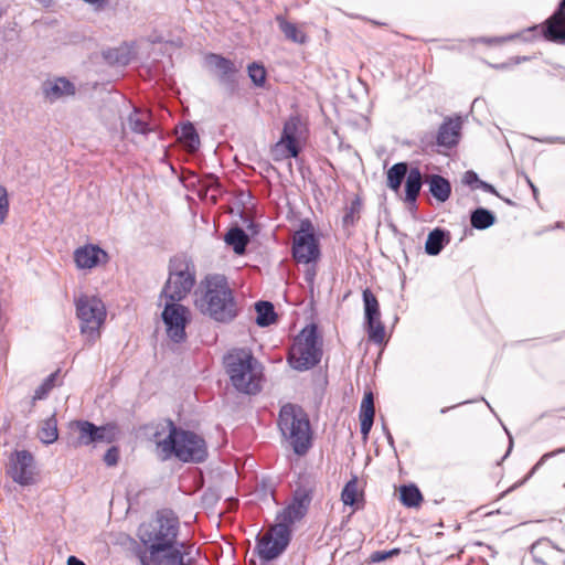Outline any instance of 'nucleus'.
<instances>
[{"mask_svg":"<svg viewBox=\"0 0 565 565\" xmlns=\"http://www.w3.org/2000/svg\"><path fill=\"white\" fill-rule=\"evenodd\" d=\"M179 534V518L169 509L158 511L151 521L142 523L137 536L148 556H140L141 565H190L185 558L191 546L180 541Z\"/></svg>","mask_w":565,"mask_h":565,"instance_id":"nucleus-1","label":"nucleus"},{"mask_svg":"<svg viewBox=\"0 0 565 565\" xmlns=\"http://www.w3.org/2000/svg\"><path fill=\"white\" fill-rule=\"evenodd\" d=\"M196 309L218 322L231 321L236 316V305L227 280L222 275H210L194 292Z\"/></svg>","mask_w":565,"mask_h":565,"instance_id":"nucleus-2","label":"nucleus"},{"mask_svg":"<svg viewBox=\"0 0 565 565\" xmlns=\"http://www.w3.org/2000/svg\"><path fill=\"white\" fill-rule=\"evenodd\" d=\"M163 429L167 436L160 438L161 433H157L156 444L164 459L172 455L184 462H202L206 459V443L200 435L178 428L171 420L166 422Z\"/></svg>","mask_w":565,"mask_h":565,"instance_id":"nucleus-3","label":"nucleus"},{"mask_svg":"<svg viewBox=\"0 0 565 565\" xmlns=\"http://www.w3.org/2000/svg\"><path fill=\"white\" fill-rule=\"evenodd\" d=\"M232 385L241 393L257 394L262 390L264 367L247 350H233L224 358Z\"/></svg>","mask_w":565,"mask_h":565,"instance_id":"nucleus-4","label":"nucleus"},{"mask_svg":"<svg viewBox=\"0 0 565 565\" xmlns=\"http://www.w3.org/2000/svg\"><path fill=\"white\" fill-rule=\"evenodd\" d=\"M279 429L294 451L302 456L311 446L310 424L305 412L291 404L284 405L279 413Z\"/></svg>","mask_w":565,"mask_h":565,"instance_id":"nucleus-5","label":"nucleus"},{"mask_svg":"<svg viewBox=\"0 0 565 565\" xmlns=\"http://www.w3.org/2000/svg\"><path fill=\"white\" fill-rule=\"evenodd\" d=\"M195 266L185 256L170 259L169 277L161 290V300L182 301L195 285Z\"/></svg>","mask_w":565,"mask_h":565,"instance_id":"nucleus-6","label":"nucleus"},{"mask_svg":"<svg viewBox=\"0 0 565 565\" xmlns=\"http://www.w3.org/2000/svg\"><path fill=\"white\" fill-rule=\"evenodd\" d=\"M76 316L79 320L81 333L89 344L100 337V328L106 320V307L95 297L82 295L75 300Z\"/></svg>","mask_w":565,"mask_h":565,"instance_id":"nucleus-7","label":"nucleus"},{"mask_svg":"<svg viewBox=\"0 0 565 565\" xmlns=\"http://www.w3.org/2000/svg\"><path fill=\"white\" fill-rule=\"evenodd\" d=\"M321 349L315 326L306 327L294 340L288 362L297 371H306L320 362Z\"/></svg>","mask_w":565,"mask_h":565,"instance_id":"nucleus-8","label":"nucleus"},{"mask_svg":"<svg viewBox=\"0 0 565 565\" xmlns=\"http://www.w3.org/2000/svg\"><path fill=\"white\" fill-rule=\"evenodd\" d=\"M164 307L161 313L168 338L181 343L186 339L185 327L191 320L189 308L181 305V301L163 300Z\"/></svg>","mask_w":565,"mask_h":565,"instance_id":"nucleus-9","label":"nucleus"},{"mask_svg":"<svg viewBox=\"0 0 565 565\" xmlns=\"http://www.w3.org/2000/svg\"><path fill=\"white\" fill-rule=\"evenodd\" d=\"M290 530L285 524L273 525L258 541L257 553L264 561L278 557L288 546Z\"/></svg>","mask_w":565,"mask_h":565,"instance_id":"nucleus-10","label":"nucleus"},{"mask_svg":"<svg viewBox=\"0 0 565 565\" xmlns=\"http://www.w3.org/2000/svg\"><path fill=\"white\" fill-rule=\"evenodd\" d=\"M364 317L369 339L374 343H382L385 338V329L381 321L380 305L370 289L363 291Z\"/></svg>","mask_w":565,"mask_h":565,"instance_id":"nucleus-11","label":"nucleus"},{"mask_svg":"<svg viewBox=\"0 0 565 565\" xmlns=\"http://www.w3.org/2000/svg\"><path fill=\"white\" fill-rule=\"evenodd\" d=\"M7 472L14 482L21 486L33 484L35 482L33 456L26 450L13 452Z\"/></svg>","mask_w":565,"mask_h":565,"instance_id":"nucleus-12","label":"nucleus"},{"mask_svg":"<svg viewBox=\"0 0 565 565\" xmlns=\"http://www.w3.org/2000/svg\"><path fill=\"white\" fill-rule=\"evenodd\" d=\"M310 498L307 493L297 491L292 502L277 515V524H285L287 529L307 513Z\"/></svg>","mask_w":565,"mask_h":565,"instance_id":"nucleus-13","label":"nucleus"},{"mask_svg":"<svg viewBox=\"0 0 565 565\" xmlns=\"http://www.w3.org/2000/svg\"><path fill=\"white\" fill-rule=\"evenodd\" d=\"M151 114L146 109L134 108L121 124V132L126 135L131 132L137 136L146 137L153 131L150 124Z\"/></svg>","mask_w":565,"mask_h":565,"instance_id":"nucleus-14","label":"nucleus"},{"mask_svg":"<svg viewBox=\"0 0 565 565\" xmlns=\"http://www.w3.org/2000/svg\"><path fill=\"white\" fill-rule=\"evenodd\" d=\"M108 260L107 253L100 247L87 244L74 252V262L79 269H92Z\"/></svg>","mask_w":565,"mask_h":565,"instance_id":"nucleus-15","label":"nucleus"},{"mask_svg":"<svg viewBox=\"0 0 565 565\" xmlns=\"http://www.w3.org/2000/svg\"><path fill=\"white\" fill-rule=\"evenodd\" d=\"M292 254L298 263L308 264L319 256L316 238L309 233H299L294 239Z\"/></svg>","mask_w":565,"mask_h":565,"instance_id":"nucleus-16","label":"nucleus"},{"mask_svg":"<svg viewBox=\"0 0 565 565\" xmlns=\"http://www.w3.org/2000/svg\"><path fill=\"white\" fill-rule=\"evenodd\" d=\"M204 64L223 84H233L237 68L231 60L218 54L210 53L205 55Z\"/></svg>","mask_w":565,"mask_h":565,"instance_id":"nucleus-17","label":"nucleus"},{"mask_svg":"<svg viewBox=\"0 0 565 565\" xmlns=\"http://www.w3.org/2000/svg\"><path fill=\"white\" fill-rule=\"evenodd\" d=\"M44 97L54 103L61 98L73 96L76 92L75 85L65 77L46 79L42 85Z\"/></svg>","mask_w":565,"mask_h":565,"instance_id":"nucleus-18","label":"nucleus"},{"mask_svg":"<svg viewBox=\"0 0 565 565\" xmlns=\"http://www.w3.org/2000/svg\"><path fill=\"white\" fill-rule=\"evenodd\" d=\"M565 0H562L558 10L545 22L543 33L546 40L565 43Z\"/></svg>","mask_w":565,"mask_h":565,"instance_id":"nucleus-19","label":"nucleus"},{"mask_svg":"<svg viewBox=\"0 0 565 565\" xmlns=\"http://www.w3.org/2000/svg\"><path fill=\"white\" fill-rule=\"evenodd\" d=\"M300 127V120L298 117H290L284 126L282 136L277 143V148H286L289 157H297L299 149L296 143L297 132Z\"/></svg>","mask_w":565,"mask_h":565,"instance_id":"nucleus-20","label":"nucleus"},{"mask_svg":"<svg viewBox=\"0 0 565 565\" xmlns=\"http://www.w3.org/2000/svg\"><path fill=\"white\" fill-rule=\"evenodd\" d=\"M460 129L461 121L459 119H447L438 130L437 143L446 148L456 146L460 137Z\"/></svg>","mask_w":565,"mask_h":565,"instance_id":"nucleus-21","label":"nucleus"},{"mask_svg":"<svg viewBox=\"0 0 565 565\" xmlns=\"http://www.w3.org/2000/svg\"><path fill=\"white\" fill-rule=\"evenodd\" d=\"M374 413L373 394L365 393L360 407V426L363 436H367L372 428Z\"/></svg>","mask_w":565,"mask_h":565,"instance_id":"nucleus-22","label":"nucleus"},{"mask_svg":"<svg viewBox=\"0 0 565 565\" xmlns=\"http://www.w3.org/2000/svg\"><path fill=\"white\" fill-rule=\"evenodd\" d=\"M423 184L422 172L418 168H412L406 177L405 192L407 202H415Z\"/></svg>","mask_w":565,"mask_h":565,"instance_id":"nucleus-23","label":"nucleus"},{"mask_svg":"<svg viewBox=\"0 0 565 565\" xmlns=\"http://www.w3.org/2000/svg\"><path fill=\"white\" fill-rule=\"evenodd\" d=\"M429 191L435 199L445 202L450 196V183L445 178L434 174L429 179Z\"/></svg>","mask_w":565,"mask_h":565,"instance_id":"nucleus-24","label":"nucleus"},{"mask_svg":"<svg viewBox=\"0 0 565 565\" xmlns=\"http://www.w3.org/2000/svg\"><path fill=\"white\" fill-rule=\"evenodd\" d=\"M276 20L278 22L279 29L288 40L298 44H302L306 42L307 36L305 32L301 31L295 23L285 20L280 15H278Z\"/></svg>","mask_w":565,"mask_h":565,"instance_id":"nucleus-25","label":"nucleus"},{"mask_svg":"<svg viewBox=\"0 0 565 565\" xmlns=\"http://www.w3.org/2000/svg\"><path fill=\"white\" fill-rule=\"evenodd\" d=\"M408 171L407 163H395L387 171V186L393 191H397L401 188L404 178L407 177Z\"/></svg>","mask_w":565,"mask_h":565,"instance_id":"nucleus-26","label":"nucleus"},{"mask_svg":"<svg viewBox=\"0 0 565 565\" xmlns=\"http://www.w3.org/2000/svg\"><path fill=\"white\" fill-rule=\"evenodd\" d=\"M225 242L231 245L236 254H243L248 243V236L241 227L231 228L226 236Z\"/></svg>","mask_w":565,"mask_h":565,"instance_id":"nucleus-27","label":"nucleus"},{"mask_svg":"<svg viewBox=\"0 0 565 565\" xmlns=\"http://www.w3.org/2000/svg\"><path fill=\"white\" fill-rule=\"evenodd\" d=\"M179 140L191 152L196 151L200 147V138L192 124H185L181 127Z\"/></svg>","mask_w":565,"mask_h":565,"instance_id":"nucleus-28","label":"nucleus"},{"mask_svg":"<svg viewBox=\"0 0 565 565\" xmlns=\"http://www.w3.org/2000/svg\"><path fill=\"white\" fill-rule=\"evenodd\" d=\"M257 318L256 323L260 327H267L275 322L276 313L273 303L268 301H259L255 306Z\"/></svg>","mask_w":565,"mask_h":565,"instance_id":"nucleus-29","label":"nucleus"},{"mask_svg":"<svg viewBox=\"0 0 565 565\" xmlns=\"http://www.w3.org/2000/svg\"><path fill=\"white\" fill-rule=\"evenodd\" d=\"M399 498L402 503L408 508L418 507L423 501L419 489L414 484L402 486L399 489Z\"/></svg>","mask_w":565,"mask_h":565,"instance_id":"nucleus-30","label":"nucleus"},{"mask_svg":"<svg viewBox=\"0 0 565 565\" xmlns=\"http://www.w3.org/2000/svg\"><path fill=\"white\" fill-rule=\"evenodd\" d=\"M445 232L436 228L428 234L425 243V250L428 255L436 256L444 248L445 244Z\"/></svg>","mask_w":565,"mask_h":565,"instance_id":"nucleus-31","label":"nucleus"},{"mask_svg":"<svg viewBox=\"0 0 565 565\" xmlns=\"http://www.w3.org/2000/svg\"><path fill=\"white\" fill-rule=\"evenodd\" d=\"M471 225L477 230H486L494 224L495 217L489 210L479 207L471 213Z\"/></svg>","mask_w":565,"mask_h":565,"instance_id":"nucleus-32","label":"nucleus"},{"mask_svg":"<svg viewBox=\"0 0 565 565\" xmlns=\"http://www.w3.org/2000/svg\"><path fill=\"white\" fill-rule=\"evenodd\" d=\"M57 422L55 415H52L50 418L42 423L41 429L39 431V438L44 444H52L57 439Z\"/></svg>","mask_w":565,"mask_h":565,"instance_id":"nucleus-33","label":"nucleus"},{"mask_svg":"<svg viewBox=\"0 0 565 565\" xmlns=\"http://www.w3.org/2000/svg\"><path fill=\"white\" fill-rule=\"evenodd\" d=\"M57 379V372L51 373L42 384L35 390L34 395L32 397V405L35 404L36 401H42L46 398L51 390L55 386V382Z\"/></svg>","mask_w":565,"mask_h":565,"instance_id":"nucleus-34","label":"nucleus"},{"mask_svg":"<svg viewBox=\"0 0 565 565\" xmlns=\"http://www.w3.org/2000/svg\"><path fill=\"white\" fill-rule=\"evenodd\" d=\"M358 481L356 479H352L344 486L341 492V500L345 505H354L358 500Z\"/></svg>","mask_w":565,"mask_h":565,"instance_id":"nucleus-35","label":"nucleus"},{"mask_svg":"<svg viewBox=\"0 0 565 565\" xmlns=\"http://www.w3.org/2000/svg\"><path fill=\"white\" fill-rule=\"evenodd\" d=\"M79 440L82 444L88 445L95 443L96 426L89 422H78Z\"/></svg>","mask_w":565,"mask_h":565,"instance_id":"nucleus-36","label":"nucleus"},{"mask_svg":"<svg viewBox=\"0 0 565 565\" xmlns=\"http://www.w3.org/2000/svg\"><path fill=\"white\" fill-rule=\"evenodd\" d=\"M95 441L111 443L116 439L118 429L115 425L96 426Z\"/></svg>","mask_w":565,"mask_h":565,"instance_id":"nucleus-37","label":"nucleus"},{"mask_svg":"<svg viewBox=\"0 0 565 565\" xmlns=\"http://www.w3.org/2000/svg\"><path fill=\"white\" fill-rule=\"evenodd\" d=\"M544 550L553 552L547 544H534L532 546L531 554L536 565H552L551 559L548 557H544Z\"/></svg>","mask_w":565,"mask_h":565,"instance_id":"nucleus-38","label":"nucleus"},{"mask_svg":"<svg viewBox=\"0 0 565 565\" xmlns=\"http://www.w3.org/2000/svg\"><path fill=\"white\" fill-rule=\"evenodd\" d=\"M248 75L257 86H263L266 81V71L262 65L253 63L248 66Z\"/></svg>","mask_w":565,"mask_h":565,"instance_id":"nucleus-39","label":"nucleus"},{"mask_svg":"<svg viewBox=\"0 0 565 565\" xmlns=\"http://www.w3.org/2000/svg\"><path fill=\"white\" fill-rule=\"evenodd\" d=\"M9 213V199L7 189L0 185V224H3Z\"/></svg>","mask_w":565,"mask_h":565,"instance_id":"nucleus-40","label":"nucleus"},{"mask_svg":"<svg viewBox=\"0 0 565 565\" xmlns=\"http://www.w3.org/2000/svg\"><path fill=\"white\" fill-rule=\"evenodd\" d=\"M563 452H565V448H558L554 451L544 454L540 458V460L535 463V466L532 468V470L529 473V477H531L542 465H544L547 459H550L558 454H563Z\"/></svg>","mask_w":565,"mask_h":565,"instance_id":"nucleus-41","label":"nucleus"},{"mask_svg":"<svg viewBox=\"0 0 565 565\" xmlns=\"http://www.w3.org/2000/svg\"><path fill=\"white\" fill-rule=\"evenodd\" d=\"M118 458H119L118 449L116 447H111L105 454L104 461L106 462L107 466L111 467L118 462Z\"/></svg>","mask_w":565,"mask_h":565,"instance_id":"nucleus-42","label":"nucleus"},{"mask_svg":"<svg viewBox=\"0 0 565 565\" xmlns=\"http://www.w3.org/2000/svg\"><path fill=\"white\" fill-rule=\"evenodd\" d=\"M398 553H399V550H397V548H394L388 552L377 551L372 554V561L373 562H382V561H385L386 558L391 557L392 555H396Z\"/></svg>","mask_w":565,"mask_h":565,"instance_id":"nucleus-43","label":"nucleus"},{"mask_svg":"<svg viewBox=\"0 0 565 565\" xmlns=\"http://www.w3.org/2000/svg\"><path fill=\"white\" fill-rule=\"evenodd\" d=\"M462 182L467 185H470L471 188H477V185L480 182V179L478 178L477 173L473 171H467L463 174Z\"/></svg>","mask_w":565,"mask_h":565,"instance_id":"nucleus-44","label":"nucleus"},{"mask_svg":"<svg viewBox=\"0 0 565 565\" xmlns=\"http://www.w3.org/2000/svg\"><path fill=\"white\" fill-rule=\"evenodd\" d=\"M539 141L553 145V143H563L565 145V138L564 137H545L542 139H539Z\"/></svg>","mask_w":565,"mask_h":565,"instance_id":"nucleus-45","label":"nucleus"},{"mask_svg":"<svg viewBox=\"0 0 565 565\" xmlns=\"http://www.w3.org/2000/svg\"><path fill=\"white\" fill-rule=\"evenodd\" d=\"M477 188H480V189H482V190H484L487 192H490V193H494V194L497 193L494 188L491 184H489V183H487L484 181H481V180H480L479 184L477 185Z\"/></svg>","mask_w":565,"mask_h":565,"instance_id":"nucleus-46","label":"nucleus"},{"mask_svg":"<svg viewBox=\"0 0 565 565\" xmlns=\"http://www.w3.org/2000/svg\"><path fill=\"white\" fill-rule=\"evenodd\" d=\"M67 565H85V563L76 556H70L67 558Z\"/></svg>","mask_w":565,"mask_h":565,"instance_id":"nucleus-47","label":"nucleus"},{"mask_svg":"<svg viewBox=\"0 0 565 565\" xmlns=\"http://www.w3.org/2000/svg\"><path fill=\"white\" fill-rule=\"evenodd\" d=\"M448 409H449V407L441 408V409H440V413H441V414H445L446 412H448Z\"/></svg>","mask_w":565,"mask_h":565,"instance_id":"nucleus-48","label":"nucleus"},{"mask_svg":"<svg viewBox=\"0 0 565 565\" xmlns=\"http://www.w3.org/2000/svg\"><path fill=\"white\" fill-rule=\"evenodd\" d=\"M531 186H532V189H533V191H534V193H535V192H536V188H534V185H533V184H531Z\"/></svg>","mask_w":565,"mask_h":565,"instance_id":"nucleus-49","label":"nucleus"}]
</instances>
